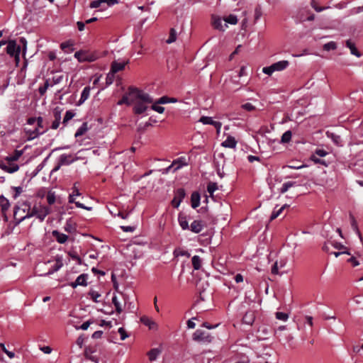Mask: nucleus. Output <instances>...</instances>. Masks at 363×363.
I'll return each mask as SVG.
<instances>
[{"label":"nucleus","mask_w":363,"mask_h":363,"mask_svg":"<svg viewBox=\"0 0 363 363\" xmlns=\"http://www.w3.org/2000/svg\"><path fill=\"white\" fill-rule=\"evenodd\" d=\"M55 261L56 262L52 267V268L50 269L46 274H45V276L53 274L54 272L58 271L63 266L62 257L57 256Z\"/></svg>","instance_id":"obj_13"},{"label":"nucleus","mask_w":363,"mask_h":363,"mask_svg":"<svg viewBox=\"0 0 363 363\" xmlns=\"http://www.w3.org/2000/svg\"><path fill=\"white\" fill-rule=\"evenodd\" d=\"M140 321L146 326H148L150 329H153L156 326V323L147 316L141 317Z\"/></svg>","instance_id":"obj_30"},{"label":"nucleus","mask_w":363,"mask_h":363,"mask_svg":"<svg viewBox=\"0 0 363 363\" xmlns=\"http://www.w3.org/2000/svg\"><path fill=\"white\" fill-rule=\"evenodd\" d=\"M225 23H230L231 25H235L238 23V18L235 15H229L228 16L223 18Z\"/></svg>","instance_id":"obj_37"},{"label":"nucleus","mask_w":363,"mask_h":363,"mask_svg":"<svg viewBox=\"0 0 363 363\" xmlns=\"http://www.w3.org/2000/svg\"><path fill=\"white\" fill-rule=\"evenodd\" d=\"M21 51L20 46L16 45L15 40H10L8 43L6 52L11 56H14L16 57H18L19 53Z\"/></svg>","instance_id":"obj_8"},{"label":"nucleus","mask_w":363,"mask_h":363,"mask_svg":"<svg viewBox=\"0 0 363 363\" xmlns=\"http://www.w3.org/2000/svg\"><path fill=\"white\" fill-rule=\"evenodd\" d=\"M346 46L350 50L351 54L359 57L361 56L360 52L357 50L355 45L351 40H347L346 41Z\"/></svg>","instance_id":"obj_27"},{"label":"nucleus","mask_w":363,"mask_h":363,"mask_svg":"<svg viewBox=\"0 0 363 363\" xmlns=\"http://www.w3.org/2000/svg\"><path fill=\"white\" fill-rule=\"evenodd\" d=\"M128 63V61H113L111 64V72L113 73H116L124 69L125 65Z\"/></svg>","instance_id":"obj_14"},{"label":"nucleus","mask_w":363,"mask_h":363,"mask_svg":"<svg viewBox=\"0 0 363 363\" xmlns=\"http://www.w3.org/2000/svg\"><path fill=\"white\" fill-rule=\"evenodd\" d=\"M53 115L55 117V120L60 121L61 120V110L58 109V108H56L54 110Z\"/></svg>","instance_id":"obj_60"},{"label":"nucleus","mask_w":363,"mask_h":363,"mask_svg":"<svg viewBox=\"0 0 363 363\" xmlns=\"http://www.w3.org/2000/svg\"><path fill=\"white\" fill-rule=\"evenodd\" d=\"M276 318L279 320L286 321L288 319L289 315L287 313L283 312H277L276 313Z\"/></svg>","instance_id":"obj_56"},{"label":"nucleus","mask_w":363,"mask_h":363,"mask_svg":"<svg viewBox=\"0 0 363 363\" xmlns=\"http://www.w3.org/2000/svg\"><path fill=\"white\" fill-rule=\"evenodd\" d=\"M315 155H317L318 157H325L328 153L323 149H317L315 151Z\"/></svg>","instance_id":"obj_61"},{"label":"nucleus","mask_w":363,"mask_h":363,"mask_svg":"<svg viewBox=\"0 0 363 363\" xmlns=\"http://www.w3.org/2000/svg\"><path fill=\"white\" fill-rule=\"evenodd\" d=\"M133 101H131V97L129 96V92L127 95H125L122 97V99L118 102V105H123L124 104L130 105Z\"/></svg>","instance_id":"obj_41"},{"label":"nucleus","mask_w":363,"mask_h":363,"mask_svg":"<svg viewBox=\"0 0 363 363\" xmlns=\"http://www.w3.org/2000/svg\"><path fill=\"white\" fill-rule=\"evenodd\" d=\"M69 203H74L76 206L78 207V208H84V209H86L87 211H91L92 210V207H88V206H84L82 203H79L78 201H74V194H69Z\"/></svg>","instance_id":"obj_29"},{"label":"nucleus","mask_w":363,"mask_h":363,"mask_svg":"<svg viewBox=\"0 0 363 363\" xmlns=\"http://www.w3.org/2000/svg\"><path fill=\"white\" fill-rule=\"evenodd\" d=\"M89 296H90V298L96 303H98L99 302V301L98 300V298L99 297H101V294L96 291H94V290H90V291L89 292Z\"/></svg>","instance_id":"obj_46"},{"label":"nucleus","mask_w":363,"mask_h":363,"mask_svg":"<svg viewBox=\"0 0 363 363\" xmlns=\"http://www.w3.org/2000/svg\"><path fill=\"white\" fill-rule=\"evenodd\" d=\"M56 198L54 192H48L47 195V201L50 205L53 204L55 202Z\"/></svg>","instance_id":"obj_49"},{"label":"nucleus","mask_w":363,"mask_h":363,"mask_svg":"<svg viewBox=\"0 0 363 363\" xmlns=\"http://www.w3.org/2000/svg\"><path fill=\"white\" fill-rule=\"evenodd\" d=\"M184 196V190L183 189H179L176 192L174 198L172 201V206L175 208H178Z\"/></svg>","instance_id":"obj_11"},{"label":"nucleus","mask_w":363,"mask_h":363,"mask_svg":"<svg viewBox=\"0 0 363 363\" xmlns=\"http://www.w3.org/2000/svg\"><path fill=\"white\" fill-rule=\"evenodd\" d=\"M177 39V31L174 28H171L170 33L168 39L167 40V43L170 44L174 43Z\"/></svg>","instance_id":"obj_44"},{"label":"nucleus","mask_w":363,"mask_h":363,"mask_svg":"<svg viewBox=\"0 0 363 363\" xmlns=\"http://www.w3.org/2000/svg\"><path fill=\"white\" fill-rule=\"evenodd\" d=\"M311 6L316 12H321V11L330 8V6H325V7L318 6V5H317V3L315 0H311Z\"/></svg>","instance_id":"obj_43"},{"label":"nucleus","mask_w":363,"mask_h":363,"mask_svg":"<svg viewBox=\"0 0 363 363\" xmlns=\"http://www.w3.org/2000/svg\"><path fill=\"white\" fill-rule=\"evenodd\" d=\"M90 90L91 89L89 86H86L84 88L81 94L80 99L79 101L80 104L84 103L89 97Z\"/></svg>","instance_id":"obj_28"},{"label":"nucleus","mask_w":363,"mask_h":363,"mask_svg":"<svg viewBox=\"0 0 363 363\" xmlns=\"http://www.w3.org/2000/svg\"><path fill=\"white\" fill-rule=\"evenodd\" d=\"M0 347H1V350H2V351H3L4 353H6V354L8 355V357H9V358H13V357H14V356H15L14 352L9 351V350L6 348V347H5L4 344H3V343H0Z\"/></svg>","instance_id":"obj_54"},{"label":"nucleus","mask_w":363,"mask_h":363,"mask_svg":"<svg viewBox=\"0 0 363 363\" xmlns=\"http://www.w3.org/2000/svg\"><path fill=\"white\" fill-rule=\"evenodd\" d=\"M218 189V186L216 183L210 182L207 186V191L210 194V196L213 198V193Z\"/></svg>","instance_id":"obj_40"},{"label":"nucleus","mask_w":363,"mask_h":363,"mask_svg":"<svg viewBox=\"0 0 363 363\" xmlns=\"http://www.w3.org/2000/svg\"><path fill=\"white\" fill-rule=\"evenodd\" d=\"M52 234L59 243H65L68 240V236L67 235L60 233L57 230H53Z\"/></svg>","instance_id":"obj_20"},{"label":"nucleus","mask_w":363,"mask_h":363,"mask_svg":"<svg viewBox=\"0 0 363 363\" xmlns=\"http://www.w3.org/2000/svg\"><path fill=\"white\" fill-rule=\"evenodd\" d=\"M296 184L295 182H287L283 184L281 188L280 189V193L284 194L288 191V189Z\"/></svg>","instance_id":"obj_39"},{"label":"nucleus","mask_w":363,"mask_h":363,"mask_svg":"<svg viewBox=\"0 0 363 363\" xmlns=\"http://www.w3.org/2000/svg\"><path fill=\"white\" fill-rule=\"evenodd\" d=\"M193 267L195 270H199L201 267V259L199 256L194 255L191 259Z\"/></svg>","instance_id":"obj_32"},{"label":"nucleus","mask_w":363,"mask_h":363,"mask_svg":"<svg viewBox=\"0 0 363 363\" xmlns=\"http://www.w3.org/2000/svg\"><path fill=\"white\" fill-rule=\"evenodd\" d=\"M212 339L209 333L201 330H197L193 334V340L197 342L208 343L212 341Z\"/></svg>","instance_id":"obj_7"},{"label":"nucleus","mask_w":363,"mask_h":363,"mask_svg":"<svg viewBox=\"0 0 363 363\" xmlns=\"http://www.w3.org/2000/svg\"><path fill=\"white\" fill-rule=\"evenodd\" d=\"M323 48L325 51L335 50L337 49V43L334 41L328 42L323 45Z\"/></svg>","instance_id":"obj_38"},{"label":"nucleus","mask_w":363,"mask_h":363,"mask_svg":"<svg viewBox=\"0 0 363 363\" xmlns=\"http://www.w3.org/2000/svg\"><path fill=\"white\" fill-rule=\"evenodd\" d=\"M326 135L328 138H330L332 141L337 146L342 147L343 142L341 137L334 133L327 132Z\"/></svg>","instance_id":"obj_21"},{"label":"nucleus","mask_w":363,"mask_h":363,"mask_svg":"<svg viewBox=\"0 0 363 363\" xmlns=\"http://www.w3.org/2000/svg\"><path fill=\"white\" fill-rule=\"evenodd\" d=\"M350 219H351V225H352L353 230L356 232L357 235L360 238V240H362L361 233L358 229L357 222L354 219V217L352 215H350Z\"/></svg>","instance_id":"obj_42"},{"label":"nucleus","mask_w":363,"mask_h":363,"mask_svg":"<svg viewBox=\"0 0 363 363\" xmlns=\"http://www.w3.org/2000/svg\"><path fill=\"white\" fill-rule=\"evenodd\" d=\"M50 86L48 80H46L44 85L42 86H40L39 89H38V91L40 93V95H43L47 89L49 88V86Z\"/></svg>","instance_id":"obj_51"},{"label":"nucleus","mask_w":363,"mask_h":363,"mask_svg":"<svg viewBox=\"0 0 363 363\" xmlns=\"http://www.w3.org/2000/svg\"><path fill=\"white\" fill-rule=\"evenodd\" d=\"M160 353V350L157 348L152 349L148 353V357L150 361H155Z\"/></svg>","instance_id":"obj_34"},{"label":"nucleus","mask_w":363,"mask_h":363,"mask_svg":"<svg viewBox=\"0 0 363 363\" xmlns=\"http://www.w3.org/2000/svg\"><path fill=\"white\" fill-rule=\"evenodd\" d=\"M118 332L121 335V339L122 340H124L128 336L126 333V331L125 330V329L123 328H118Z\"/></svg>","instance_id":"obj_59"},{"label":"nucleus","mask_w":363,"mask_h":363,"mask_svg":"<svg viewBox=\"0 0 363 363\" xmlns=\"http://www.w3.org/2000/svg\"><path fill=\"white\" fill-rule=\"evenodd\" d=\"M0 206L3 213H5L10 207L9 201L3 195L0 196Z\"/></svg>","instance_id":"obj_26"},{"label":"nucleus","mask_w":363,"mask_h":363,"mask_svg":"<svg viewBox=\"0 0 363 363\" xmlns=\"http://www.w3.org/2000/svg\"><path fill=\"white\" fill-rule=\"evenodd\" d=\"M50 213V208L40 203H36L32 208L30 207V218L35 216L40 222H43Z\"/></svg>","instance_id":"obj_3"},{"label":"nucleus","mask_w":363,"mask_h":363,"mask_svg":"<svg viewBox=\"0 0 363 363\" xmlns=\"http://www.w3.org/2000/svg\"><path fill=\"white\" fill-rule=\"evenodd\" d=\"M318 156L317 155H315V153H314L313 155H311V160H313L315 163H317V164H323L325 166H326V162L321 160V159H319L318 157Z\"/></svg>","instance_id":"obj_53"},{"label":"nucleus","mask_w":363,"mask_h":363,"mask_svg":"<svg viewBox=\"0 0 363 363\" xmlns=\"http://www.w3.org/2000/svg\"><path fill=\"white\" fill-rule=\"evenodd\" d=\"M292 133L290 130L286 131L281 136V142L283 143H289L291 139Z\"/></svg>","instance_id":"obj_45"},{"label":"nucleus","mask_w":363,"mask_h":363,"mask_svg":"<svg viewBox=\"0 0 363 363\" xmlns=\"http://www.w3.org/2000/svg\"><path fill=\"white\" fill-rule=\"evenodd\" d=\"M72 43L70 42V41H66V42H64L62 43H61L60 45V48L62 50H66L67 48H70L71 46H72Z\"/></svg>","instance_id":"obj_64"},{"label":"nucleus","mask_w":363,"mask_h":363,"mask_svg":"<svg viewBox=\"0 0 363 363\" xmlns=\"http://www.w3.org/2000/svg\"><path fill=\"white\" fill-rule=\"evenodd\" d=\"M74 57L77 59L79 62H94L97 59V56L90 52L88 50H79L74 53Z\"/></svg>","instance_id":"obj_5"},{"label":"nucleus","mask_w":363,"mask_h":363,"mask_svg":"<svg viewBox=\"0 0 363 363\" xmlns=\"http://www.w3.org/2000/svg\"><path fill=\"white\" fill-rule=\"evenodd\" d=\"M75 160H77V158H74L72 155L62 154L59 157V162L62 165H69Z\"/></svg>","instance_id":"obj_12"},{"label":"nucleus","mask_w":363,"mask_h":363,"mask_svg":"<svg viewBox=\"0 0 363 363\" xmlns=\"http://www.w3.org/2000/svg\"><path fill=\"white\" fill-rule=\"evenodd\" d=\"M88 130L87 123H83L82 125L77 129L74 136L78 138L84 135Z\"/></svg>","instance_id":"obj_33"},{"label":"nucleus","mask_w":363,"mask_h":363,"mask_svg":"<svg viewBox=\"0 0 363 363\" xmlns=\"http://www.w3.org/2000/svg\"><path fill=\"white\" fill-rule=\"evenodd\" d=\"M174 254L175 256H185L187 257H190V253L186 250H176L174 252Z\"/></svg>","instance_id":"obj_50"},{"label":"nucleus","mask_w":363,"mask_h":363,"mask_svg":"<svg viewBox=\"0 0 363 363\" xmlns=\"http://www.w3.org/2000/svg\"><path fill=\"white\" fill-rule=\"evenodd\" d=\"M74 116V113L72 111H67L65 113V116L63 119V123L65 124L69 120H71Z\"/></svg>","instance_id":"obj_52"},{"label":"nucleus","mask_w":363,"mask_h":363,"mask_svg":"<svg viewBox=\"0 0 363 363\" xmlns=\"http://www.w3.org/2000/svg\"><path fill=\"white\" fill-rule=\"evenodd\" d=\"M178 221L182 230L189 229V223L185 215L179 213L178 217Z\"/></svg>","instance_id":"obj_22"},{"label":"nucleus","mask_w":363,"mask_h":363,"mask_svg":"<svg viewBox=\"0 0 363 363\" xmlns=\"http://www.w3.org/2000/svg\"><path fill=\"white\" fill-rule=\"evenodd\" d=\"M191 207L197 208L200 204V195L198 192H193L191 196Z\"/></svg>","instance_id":"obj_25"},{"label":"nucleus","mask_w":363,"mask_h":363,"mask_svg":"<svg viewBox=\"0 0 363 363\" xmlns=\"http://www.w3.org/2000/svg\"><path fill=\"white\" fill-rule=\"evenodd\" d=\"M213 24L216 29L222 31L225 30V28L228 27L227 24L225 23L223 19H221L220 18H213Z\"/></svg>","instance_id":"obj_19"},{"label":"nucleus","mask_w":363,"mask_h":363,"mask_svg":"<svg viewBox=\"0 0 363 363\" xmlns=\"http://www.w3.org/2000/svg\"><path fill=\"white\" fill-rule=\"evenodd\" d=\"M12 189L15 191V194L13 195L14 199L18 198L20 196V194L23 192V187L21 186H13L12 187Z\"/></svg>","instance_id":"obj_57"},{"label":"nucleus","mask_w":363,"mask_h":363,"mask_svg":"<svg viewBox=\"0 0 363 363\" xmlns=\"http://www.w3.org/2000/svg\"><path fill=\"white\" fill-rule=\"evenodd\" d=\"M89 6L91 9H96V8H99V7L104 9V1L103 0H94L90 3Z\"/></svg>","instance_id":"obj_47"},{"label":"nucleus","mask_w":363,"mask_h":363,"mask_svg":"<svg viewBox=\"0 0 363 363\" xmlns=\"http://www.w3.org/2000/svg\"><path fill=\"white\" fill-rule=\"evenodd\" d=\"M286 264V260L281 259L279 261H276L272 267V274H279V269L284 268Z\"/></svg>","instance_id":"obj_16"},{"label":"nucleus","mask_w":363,"mask_h":363,"mask_svg":"<svg viewBox=\"0 0 363 363\" xmlns=\"http://www.w3.org/2000/svg\"><path fill=\"white\" fill-rule=\"evenodd\" d=\"M129 96L131 101L135 103L134 112L136 114L144 113L147 109V104L153 103V99L148 94L136 88L129 89Z\"/></svg>","instance_id":"obj_1"},{"label":"nucleus","mask_w":363,"mask_h":363,"mask_svg":"<svg viewBox=\"0 0 363 363\" xmlns=\"http://www.w3.org/2000/svg\"><path fill=\"white\" fill-rule=\"evenodd\" d=\"M255 320V315L252 311H247L242 318L244 323L247 325H252Z\"/></svg>","instance_id":"obj_24"},{"label":"nucleus","mask_w":363,"mask_h":363,"mask_svg":"<svg viewBox=\"0 0 363 363\" xmlns=\"http://www.w3.org/2000/svg\"><path fill=\"white\" fill-rule=\"evenodd\" d=\"M43 119L42 117L30 118L28 119V125L38 126L43 129Z\"/></svg>","instance_id":"obj_23"},{"label":"nucleus","mask_w":363,"mask_h":363,"mask_svg":"<svg viewBox=\"0 0 363 363\" xmlns=\"http://www.w3.org/2000/svg\"><path fill=\"white\" fill-rule=\"evenodd\" d=\"M63 79L62 75H55L52 77V84H60Z\"/></svg>","instance_id":"obj_58"},{"label":"nucleus","mask_w":363,"mask_h":363,"mask_svg":"<svg viewBox=\"0 0 363 363\" xmlns=\"http://www.w3.org/2000/svg\"><path fill=\"white\" fill-rule=\"evenodd\" d=\"M224 147L235 148L237 145V140L233 136L228 135L227 138L221 143Z\"/></svg>","instance_id":"obj_18"},{"label":"nucleus","mask_w":363,"mask_h":363,"mask_svg":"<svg viewBox=\"0 0 363 363\" xmlns=\"http://www.w3.org/2000/svg\"><path fill=\"white\" fill-rule=\"evenodd\" d=\"M48 130V128L43 126V129L40 127L34 126L33 128H25V133L28 137V140H31L43 134Z\"/></svg>","instance_id":"obj_6"},{"label":"nucleus","mask_w":363,"mask_h":363,"mask_svg":"<svg viewBox=\"0 0 363 363\" xmlns=\"http://www.w3.org/2000/svg\"><path fill=\"white\" fill-rule=\"evenodd\" d=\"M88 277L87 274H82L77 278L75 281L70 283L69 286L73 289L77 288L78 286H86L87 285Z\"/></svg>","instance_id":"obj_10"},{"label":"nucleus","mask_w":363,"mask_h":363,"mask_svg":"<svg viewBox=\"0 0 363 363\" xmlns=\"http://www.w3.org/2000/svg\"><path fill=\"white\" fill-rule=\"evenodd\" d=\"M18 169L19 167L16 164H4L3 167V169L9 173H14L17 172Z\"/></svg>","instance_id":"obj_31"},{"label":"nucleus","mask_w":363,"mask_h":363,"mask_svg":"<svg viewBox=\"0 0 363 363\" xmlns=\"http://www.w3.org/2000/svg\"><path fill=\"white\" fill-rule=\"evenodd\" d=\"M287 206L286 204L282 206L281 208H279V209H276L274 208V211H272V214H271V216H270V220H274L275 218H277L279 216L281 215V213H282V211H284V209Z\"/></svg>","instance_id":"obj_35"},{"label":"nucleus","mask_w":363,"mask_h":363,"mask_svg":"<svg viewBox=\"0 0 363 363\" xmlns=\"http://www.w3.org/2000/svg\"><path fill=\"white\" fill-rule=\"evenodd\" d=\"M112 303L116 307V311L118 313H121L123 311V307L118 300V298L116 296H113L112 298Z\"/></svg>","instance_id":"obj_36"},{"label":"nucleus","mask_w":363,"mask_h":363,"mask_svg":"<svg viewBox=\"0 0 363 363\" xmlns=\"http://www.w3.org/2000/svg\"><path fill=\"white\" fill-rule=\"evenodd\" d=\"M22 151L16 150L14 154L7 157L8 161H16L22 155Z\"/></svg>","instance_id":"obj_48"},{"label":"nucleus","mask_w":363,"mask_h":363,"mask_svg":"<svg viewBox=\"0 0 363 363\" xmlns=\"http://www.w3.org/2000/svg\"><path fill=\"white\" fill-rule=\"evenodd\" d=\"M159 104H157V101L152 104V109L157 113H162L164 111V108L163 106H158Z\"/></svg>","instance_id":"obj_55"},{"label":"nucleus","mask_w":363,"mask_h":363,"mask_svg":"<svg viewBox=\"0 0 363 363\" xmlns=\"http://www.w3.org/2000/svg\"><path fill=\"white\" fill-rule=\"evenodd\" d=\"M242 108L248 111H251L255 109V107L250 103H246L242 105Z\"/></svg>","instance_id":"obj_62"},{"label":"nucleus","mask_w":363,"mask_h":363,"mask_svg":"<svg viewBox=\"0 0 363 363\" xmlns=\"http://www.w3.org/2000/svg\"><path fill=\"white\" fill-rule=\"evenodd\" d=\"M289 65L288 60H281L272 64L269 67H264L262 69L263 73L271 76L274 72H281L286 69Z\"/></svg>","instance_id":"obj_4"},{"label":"nucleus","mask_w":363,"mask_h":363,"mask_svg":"<svg viewBox=\"0 0 363 363\" xmlns=\"http://www.w3.org/2000/svg\"><path fill=\"white\" fill-rule=\"evenodd\" d=\"M262 16V11L261 9L257 6L255 9V21H257Z\"/></svg>","instance_id":"obj_63"},{"label":"nucleus","mask_w":363,"mask_h":363,"mask_svg":"<svg viewBox=\"0 0 363 363\" xmlns=\"http://www.w3.org/2000/svg\"><path fill=\"white\" fill-rule=\"evenodd\" d=\"M199 122L202 123L204 125H213L216 130L217 132L219 133L221 128V123L219 121H213L211 117L208 116H202L199 120Z\"/></svg>","instance_id":"obj_9"},{"label":"nucleus","mask_w":363,"mask_h":363,"mask_svg":"<svg viewBox=\"0 0 363 363\" xmlns=\"http://www.w3.org/2000/svg\"><path fill=\"white\" fill-rule=\"evenodd\" d=\"M204 225L201 220H194L191 223L189 229L194 233H199L203 229Z\"/></svg>","instance_id":"obj_15"},{"label":"nucleus","mask_w":363,"mask_h":363,"mask_svg":"<svg viewBox=\"0 0 363 363\" xmlns=\"http://www.w3.org/2000/svg\"><path fill=\"white\" fill-rule=\"evenodd\" d=\"M185 164H186L185 163H182L180 160H175L173 162V163L171 165H169L168 167L164 169L163 170L162 173L167 174V173L169 172L172 170V169H173V172H175L176 170L181 168L182 167H183Z\"/></svg>","instance_id":"obj_17"},{"label":"nucleus","mask_w":363,"mask_h":363,"mask_svg":"<svg viewBox=\"0 0 363 363\" xmlns=\"http://www.w3.org/2000/svg\"><path fill=\"white\" fill-rule=\"evenodd\" d=\"M13 218L15 225H19L22 221L30 218V204L28 201H24L14 207Z\"/></svg>","instance_id":"obj_2"}]
</instances>
